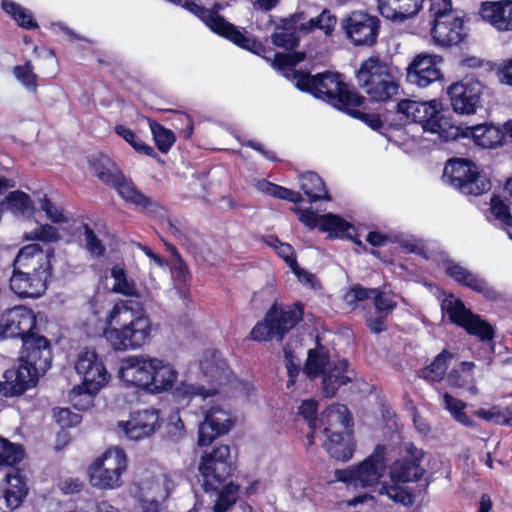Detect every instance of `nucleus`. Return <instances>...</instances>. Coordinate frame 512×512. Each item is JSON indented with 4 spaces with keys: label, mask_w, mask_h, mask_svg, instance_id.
<instances>
[{
    "label": "nucleus",
    "mask_w": 512,
    "mask_h": 512,
    "mask_svg": "<svg viewBox=\"0 0 512 512\" xmlns=\"http://www.w3.org/2000/svg\"><path fill=\"white\" fill-rule=\"evenodd\" d=\"M204 383L183 380L177 384L179 372L176 366L162 357L130 355L120 362L118 377L128 387H135L149 394L172 392L174 401L187 406L195 397L202 400L214 396L219 387L229 381L230 372L225 360L217 352H206L200 361Z\"/></svg>",
    "instance_id": "f257e3e1"
},
{
    "label": "nucleus",
    "mask_w": 512,
    "mask_h": 512,
    "mask_svg": "<svg viewBox=\"0 0 512 512\" xmlns=\"http://www.w3.org/2000/svg\"><path fill=\"white\" fill-rule=\"evenodd\" d=\"M271 62V65L282 71L284 76L295 81L299 90L306 91L316 98L326 101L333 107L361 119L368 123L373 129L381 126L380 119L376 115H369L361 111L365 98L349 89L339 73L325 72L310 76L293 69V67L304 60V53H276L274 59L270 60L265 53L261 55Z\"/></svg>",
    "instance_id": "f03ea898"
},
{
    "label": "nucleus",
    "mask_w": 512,
    "mask_h": 512,
    "mask_svg": "<svg viewBox=\"0 0 512 512\" xmlns=\"http://www.w3.org/2000/svg\"><path fill=\"white\" fill-rule=\"evenodd\" d=\"M103 322V337L114 351L139 350L152 339L151 318L142 307H134L130 300L115 302Z\"/></svg>",
    "instance_id": "7ed1b4c3"
},
{
    "label": "nucleus",
    "mask_w": 512,
    "mask_h": 512,
    "mask_svg": "<svg viewBox=\"0 0 512 512\" xmlns=\"http://www.w3.org/2000/svg\"><path fill=\"white\" fill-rule=\"evenodd\" d=\"M51 251L45 252L38 244L24 246L18 252L10 277V289L21 298H38L47 289L51 276Z\"/></svg>",
    "instance_id": "20e7f679"
},
{
    "label": "nucleus",
    "mask_w": 512,
    "mask_h": 512,
    "mask_svg": "<svg viewBox=\"0 0 512 512\" xmlns=\"http://www.w3.org/2000/svg\"><path fill=\"white\" fill-rule=\"evenodd\" d=\"M229 381H225L219 386L216 381L212 385L219 387V392L214 395L218 397L217 401H210L209 404L202 408L203 420L198 425L197 444L200 447L209 446L217 437L228 434L236 425V417L229 404L221 401V396L227 394L231 389L245 391L247 385L240 382L231 372ZM210 398H213L211 396Z\"/></svg>",
    "instance_id": "39448f33"
},
{
    "label": "nucleus",
    "mask_w": 512,
    "mask_h": 512,
    "mask_svg": "<svg viewBox=\"0 0 512 512\" xmlns=\"http://www.w3.org/2000/svg\"><path fill=\"white\" fill-rule=\"evenodd\" d=\"M408 452L412 460L395 461L389 468L390 483H383L380 489L381 495H386L392 501L406 506L413 503V496L403 484L416 482L424 474V469L420 466L422 451L410 445Z\"/></svg>",
    "instance_id": "423d86ee"
},
{
    "label": "nucleus",
    "mask_w": 512,
    "mask_h": 512,
    "mask_svg": "<svg viewBox=\"0 0 512 512\" xmlns=\"http://www.w3.org/2000/svg\"><path fill=\"white\" fill-rule=\"evenodd\" d=\"M304 371L310 378L322 377L326 396L335 395L339 387L352 381L354 375L346 360L330 359L322 347L309 351Z\"/></svg>",
    "instance_id": "0eeeda50"
},
{
    "label": "nucleus",
    "mask_w": 512,
    "mask_h": 512,
    "mask_svg": "<svg viewBox=\"0 0 512 512\" xmlns=\"http://www.w3.org/2000/svg\"><path fill=\"white\" fill-rule=\"evenodd\" d=\"M128 468L125 451L109 447L88 466L87 475L92 487L99 490H116L123 485V474Z\"/></svg>",
    "instance_id": "6e6552de"
},
{
    "label": "nucleus",
    "mask_w": 512,
    "mask_h": 512,
    "mask_svg": "<svg viewBox=\"0 0 512 512\" xmlns=\"http://www.w3.org/2000/svg\"><path fill=\"white\" fill-rule=\"evenodd\" d=\"M359 86L375 101H386L398 91L390 66L378 57L365 60L357 71Z\"/></svg>",
    "instance_id": "1a4fd4ad"
},
{
    "label": "nucleus",
    "mask_w": 512,
    "mask_h": 512,
    "mask_svg": "<svg viewBox=\"0 0 512 512\" xmlns=\"http://www.w3.org/2000/svg\"><path fill=\"white\" fill-rule=\"evenodd\" d=\"M184 7L191 13L198 16L213 32L231 40L239 47L246 49L256 55L266 53V48L254 38L243 34L232 24L225 21L217 13L220 6L217 4L212 10L199 6L198 4L186 1Z\"/></svg>",
    "instance_id": "9d476101"
},
{
    "label": "nucleus",
    "mask_w": 512,
    "mask_h": 512,
    "mask_svg": "<svg viewBox=\"0 0 512 512\" xmlns=\"http://www.w3.org/2000/svg\"><path fill=\"white\" fill-rule=\"evenodd\" d=\"M443 180L467 195L478 196L491 189L490 180L478 171L474 163L466 159L448 161L444 167Z\"/></svg>",
    "instance_id": "9b49d317"
},
{
    "label": "nucleus",
    "mask_w": 512,
    "mask_h": 512,
    "mask_svg": "<svg viewBox=\"0 0 512 512\" xmlns=\"http://www.w3.org/2000/svg\"><path fill=\"white\" fill-rule=\"evenodd\" d=\"M302 314V308L298 304L286 308L274 306L267 312L265 319L254 326L250 337L256 341L273 338L281 340L301 320Z\"/></svg>",
    "instance_id": "f8f14e48"
},
{
    "label": "nucleus",
    "mask_w": 512,
    "mask_h": 512,
    "mask_svg": "<svg viewBox=\"0 0 512 512\" xmlns=\"http://www.w3.org/2000/svg\"><path fill=\"white\" fill-rule=\"evenodd\" d=\"M386 469V460L383 448L375 451L360 464L347 469L337 470L335 476L338 481L352 488H365L377 484Z\"/></svg>",
    "instance_id": "ddd939ff"
},
{
    "label": "nucleus",
    "mask_w": 512,
    "mask_h": 512,
    "mask_svg": "<svg viewBox=\"0 0 512 512\" xmlns=\"http://www.w3.org/2000/svg\"><path fill=\"white\" fill-rule=\"evenodd\" d=\"M441 309L448 315L452 323L464 328L469 334L475 335L481 340L492 339V327L467 309L464 303L453 294L444 295L441 301Z\"/></svg>",
    "instance_id": "4468645a"
},
{
    "label": "nucleus",
    "mask_w": 512,
    "mask_h": 512,
    "mask_svg": "<svg viewBox=\"0 0 512 512\" xmlns=\"http://www.w3.org/2000/svg\"><path fill=\"white\" fill-rule=\"evenodd\" d=\"M484 84L475 76L468 75L448 87L447 93L453 110L458 114L472 115L482 105Z\"/></svg>",
    "instance_id": "2eb2a0df"
},
{
    "label": "nucleus",
    "mask_w": 512,
    "mask_h": 512,
    "mask_svg": "<svg viewBox=\"0 0 512 512\" xmlns=\"http://www.w3.org/2000/svg\"><path fill=\"white\" fill-rule=\"evenodd\" d=\"M432 260L441 268L447 276L460 285L468 287L472 291L492 299L496 296L493 288L479 275L473 273L461 263L450 258L445 252L435 253Z\"/></svg>",
    "instance_id": "dca6fc26"
},
{
    "label": "nucleus",
    "mask_w": 512,
    "mask_h": 512,
    "mask_svg": "<svg viewBox=\"0 0 512 512\" xmlns=\"http://www.w3.org/2000/svg\"><path fill=\"white\" fill-rule=\"evenodd\" d=\"M229 456V446L219 445L212 452L201 457L199 472L203 478V486L206 491L218 490L219 486L230 475Z\"/></svg>",
    "instance_id": "f3484780"
},
{
    "label": "nucleus",
    "mask_w": 512,
    "mask_h": 512,
    "mask_svg": "<svg viewBox=\"0 0 512 512\" xmlns=\"http://www.w3.org/2000/svg\"><path fill=\"white\" fill-rule=\"evenodd\" d=\"M38 334L36 315L30 308L15 306L0 317V338H19L23 341Z\"/></svg>",
    "instance_id": "a211bd4d"
},
{
    "label": "nucleus",
    "mask_w": 512,
    "mask_h": 512,
    "mask_svg": "<svg viewBox=\"0 0 512 512\" xmlns=\"http://www.w3.org/2000/svg\"><path fill=\"white\" fill-rule=\"evenodd\" d=\"M75 370L82 380L81 385L91 391H100L111 378L102 358L94 350L87 349L79 353Z\"/></svg>",
    "instance_id": "6ab92c4d"
},
{
    "label": "nucleus",
    "mask_w": 512,
    "mask_h": 512,
    "mask_svg": "<svg viewBox=\"0 0 512 512\" xmlns=\"http://www.w3.org/2000/svg\"><path fill=\"white\" fill-rule=\"evenodd\" d=\"M422 128L424 133L434 136L431 140L449 141L459 136V128L452 125L443 115V104L438 99L424 102Z\"/></svg>",
    "instance_id": "aec40b11"
},
{
    "label": "nucleus",
    "mask_w": 512,
    "mask_h": 512,
    "mask_svg": "<svg viewBox=\"0 0 512 512\" xmlns=\"http://www.w3.org/2000/svg\"><path fill=\"white\" fill-rule=\"evenodd\" d=\"M299 220L309 228H319L322 232H327L330 237L350 238L356 244L361 245V241L353 238L354 226L336 214L318 215L311 210H301L299 211Z\"/></svg>",
    "instance_id": "412c9836"
},
{
    "label": "nucleus",
    "mask_w": 512,
    "mask_h": 512,
    "mask_svg": "<svg viewBox=\"0 0 512 512\" xmlns=\"http://www.w3.org/2000/svg\"><path fill=\"white\" fill-rule=\"evenodd\" d=\"M443 58L433 53H420L407 67V81L424 88L442 78L440 65Z\"/></svg>",
    "instance_id": "4be33fe9"
},
{
    "label": "nucleus",
    "mask_w": 512,
    "mask_h": 512,
    "mask_svg": "<svg viewBox=\"0 0 512 512\" xmlns=\"http://www.w3.org/2000/svg\"><path fill=\"white\" fill-rule=\"evenodd\" d=\"M346 37L356 46L372 45L378 34V19L364 12H353L343 22Z\"/></svg>",
    "instance_id": "5701e85b"
},
{
    "label": "nucleus",
    "mask_w": 512,
    "mask_h": 512,
    "mask_svg": "<svg viewBox=\"0 0 512 512\" xmlns=\"http://www.w3.org/2000/svg\"><path fill=\"white\" fill-rule=\"evenodd\" d=\"M117 426L128 439L142 440L153 435L160 427L159 412L156 409L137 411L127 421L118 422Z\"/></svg>",
    "instance_id": "b1692460"
},
{
    "label": "nucleus",
    "mask_w": 512,
    "mask_h": 512,
    "mask_svg": "<svg viewBox=\"0 0 512 512\" xmlns=\"http://www.w3.org/2000/svg\"><path fill=\"white\" fill-rule=\"evenodd\" d=\"M20 362L30 366L38 375L44 374L51 367L52 362L49 341L38 334L25 339Z\"/></svg>",
    "instance_id": "393cba45"
},
{
    "label": "nucleus",
    "mask_w": 512,
    "mask_h": 512,
    "mask_svg": "<svg viewBox=\"0 0 512 512\" xmlns=\"http://www.w3.org/2000/svg\"><path fill=\"white\" fill-rule=\"evenodd\" d=\"M39 375L30 366L19 363L17 368L8 369L0 380V395L16 397L36 386Z\"/></svg>",
    "instance_id": "a878e982"
},
{
    "label": "nucleus",
    "mask_w": 512,
    "mask_h": 512,
    "mask_svg": "<svg viewBox=\"0 0 512 512\" xmlns=\"http://www.w3.org/2000/svg\"><path fill=\"white\" fill-rule=\"evenodd\" d=\"M466 36L463 14H450V18L438 20V22L433 23L431 28V37L434 44L441 47L458 45Z\"/></svg>",
    "instance_id": "bb28decb"
},
{
    "label": "nucleus",
    "mask_w": 512,
    "mask_h": 512,
    "mask_svg": "<svg viewBox=\"0 0 512 512\" xmlns=\"http://www.w3.org/2000/svg\"><path fill=\"white\" fill-rule=\"evenodd\" d=\"M479 15L498 31H512V0L482 2Z\"/></svg>",
    "instance_id": "cd10ccee"
},
{
    "label": "nucleus",
    "mask_w": 512,
    "mask_h": 512,
    "mask_svg": "<svg viewBox=\"0 0 512 512\" xmlns=\"http://www.w3.org/2000/svg\"><path fill=\"white\" fill-rule=\"evenodd\" d=\"M137 487L138 495L168 498L174 488V483L161 469L156 468L142 472Z\"/></svg>",
    "instance_id": "c85d7f7f"
},
{
    "label": "nucleus",
    "mask_w": 512,
    "mask_h": 512,
    "mask_svg": "<svg viewBox=\"0 0 512 512\" xmlns=\"http://www.w3.org/2000/svg\"><path fill=\"white\" fill-rule=\"evenodd\" d=\"M28 485L25 476L19 470L6 474L0 482V494L8 508H18L28 495Z\"/></svg>",
    "instance_id": "c756f323"
},
{
    "label": "nucleus",
    "mask_w": 512,
    "mask_h": 512,
    "mask_svg": "<svg viewBox=\"0 0 512 512\" xmlns=\"http://www.w3.org/2000/svg\"><path fill=\"white\" fill-rule=\"evenodd\" d=\"M350 415L348 408L342 404H333L319 417L318 429L322 428L325 436L349 430Z\"/></svg>",
    "instance_id": "7c9ffc66"
},
{
    "label": "nucleus",
    "mask_w": 512,
    "mask_h": 512,
    "mask_svg": "<svg viewBox=\"0 0 512 512\" xmlns=\"http://www.w3.org/2000/svg\"><path fill=\"white\" fill-rule=\"evenodd\" d=\"M424 0H378L380 14L390 20H405L415 16Z\"/></svg>",
    "instance_id": "2f4dec72"
},
{
    "label": "nucleus",
    "mask_w": 512,
    "mask_h": 512,
    "mask_svg": "<svg viewBox=\"0 0 512 512\" xmlns=\"http://www.w3.org/2000/svg\"><path fill=\"white\" fill-rule=\"evenodd\" d=\"M483 215L488 223L505 230L512 239V214L509 206L500 196L493 195L491 197L489 203L483 209Z\"/></svg>",
    "instance_id": "473e14b6"
},
{
    "label": "nucleus",
    "mask_w": 512,
    "mask_h": 512,
    "mask_svg": "<svg viewBox=\"0 0 512 512\" xmlns=\"http://www.w3.org/2000/svg\"><path fill=\"white\" fill-rule=\"evenodd\" d=\"M326 438L327 441L324 443V447L333 458L341 461L351 459L354 452V443L349 430L333 433L326 436Z\"/></svg>",
    "instance_id": "72a5a7b5"
},
{
    "label": "nucleus",
    "mask_w": 512,
    "mask_h": 512,
    "mask_svg": "<svg viewBox=\"0 0 512 512\" xmlns=\"http://www.w3.org/2000/svg\"><path fill=\"white\" fill-rule=\"evenodd\" d=\"M476 145L482 148H496L502 144L503 131L492 124H482L468 128Z\"/></svg>",
    "instance_id": "f704fd0d"
},
{
    "label": "nucleus",
    "mask_w": 512,
    "mask_h": 512,
    "mask_svg": "<svg viewBox=\"0 0 512 512\" xmlns=\"http://www.w3.org/2000/svg\"><path fill=\"white\" fill-rule=\"evenodd\" d=\"M111 277L113 279L111 288L113 292L126 297L138 298L141 296L135 281L128 276L123 266L114 265L111 268Z\"/></svg>",
    "instance_id": "c9c22d12"
},
{
    "label": "nucleus",
    "mask_w": 512,
    "mask_h": 512,
    "mask_svg": "<svg viewBox=\"0 0 512 512\" xmlns=\"http://www.w3.org/2000/svg\"><path fill=\"white\" fill-rule=\"evenodd\" d=\"M300 186L304 193L309 197L310 202L317 200H331L325 190L322 179L313 172H307L300 176Z\"/></svg>",
    "instance_id": "e433bc0d"
},
{
    "label": "nucleus",
    "mask_w": 512,
    "mask_h": 512,
    "mask_svg": "<svg viewBox=\"0 0 512 512\" xmlns=\"http://www.w3.org/2000/svg\"><path fill=\"white\" fill-rule=\"evenodd\" d=\"M91 172L105 183L113 182L115 179V164L106 155L98 153L88 158Z\"/></svg>",
    "instance_id": "4c0bfd02"
},
{
    "label": "nucleus",
    "mask_w": 512,
    "mask_h": 512,
    "mask_svg": "<svg viewBox=\"0 0 512 512\" xmlns=\"http://www.w3.org/2000/svg\"><path fill=\"white\" fill-rule=\"evenodd\" d=\"M2 9L10 15L20 27L25 29L37 28V22L35 21L31 11L27 8L11 0H3Z\"/></svg>",
    "instance_id": "58836bf2"
},
{
    "label": "nucleus",
    "mask_w": 512,
    "mask_h": 512,
    "mask_svg": "<svg viewBox=\"0 0 512 512\" xmlns=\"http://www.w3.org/2000/svg\"><path fill=\"white\" fill-rule=\"evenodd\" d=\"M115 133L126 141L136 152L150 156L157 157L154 149L147 145L132 129L123 125L117 124L114 127Z\"/></svg>",
    "instance_id": "ea45409f"
},
{
    "label": "nucleus",
    "mask_w": 512,
    "mask_h": 512,
    "mask_svg": "<svg viewBox=\"0 0 512 512\" xmlns=\"http://www.w3.org/2000/svg\"><path fill=\"white\" fill-rule=\"evenodd\" d=\"M474 363L462 362L459 368L454 369L448 375V382L450 385L455 387H468L470 391L476 393L473 378Z\"/></svg>",
    "instance_id": "a19ab883"
},
{
    "label": "nucleus",
    "mask_w": 512,
    "mask_h": 512,
    "mask_svg": "<svg viewBox=\"0 0 512 512\" xmlns=\"http://www.w3.org/2000/svg\"><path fill=\"white\" fill-rule=\"evenodd\" d=\"M442 399L445 409L449 411L455 421L467 427H473L475 425L472 418L464 411L467 406L465 402L454 398L448 393L443 394Z\"/></svg>",
    "instance_id": "79ce46f5"
},
{
    "label": "nucleus",
    "mask_w": 512,
    "mask_h": 512,
    "mask_svg": "<svg viewBox=\"0 0 512 512\" xmlns=\"http://www.w3.org/2000/svg\"><path fill=\"white\" fill-rule=\"evenodd\" d=\"M1 206L12 213L25 214L33 209V203L28 194L16 190L10 192L2 201Z\"/></svg>",
    "instance_id": "37998d69"
},
{
    "label": "nucleus",
    "mask_w": 512,
    "mask_h": 512,
    "mask_svg": "<svg viewBox=\"0 0 512 512\" xmlns=\"http://www.w3.org/2000/svg\"><path fill=\"white\" fill-rule=\"evenodd\" d=\"M271 38L274 45L287 50L293 49L298 40L295 22L287 21L284 26L277 27Z\"/></svg>",
    "instance_id": "c03bdc74"
},
{
    "label": "nucleus",
    "mask_w": 512,
    "mask_h": 512,
    "mask_svg": "<svg viewBox=\"0 0 512 512\" xmlns=\"http://www.w3.org/2000/svg\"><path fill=\"white\" fill-rule=\"evenodd\" d=\"M317 410L318 403L313 399L302 401L298 407V414L303 417L311 429V433L307 435V441L309 445L314 444V435L318 429L319 418L316 417Z\"/></svg>",
    "instance_id": "a18cd8bd"
},
{
    "label": "nucleus",
    "mask_w": 512,
    "mask_h": 512,
    "mask_svg": "<svg viewBox=\"0 0 512 512\" xmlns=\"http://www.w3.org/2000/svg\"><path fill=\"white\" fill-rule=\"evenodd\" d=\"M336 23V16L331 14L328 10H324L319 16L311 18L308 22L301 24V30L310 32L315 29H319L325 35H330L333 32Z\"/></svg>",
    "instance_id": "49530a36"
},
{
    "label": "nucleus",
    "mask_w": 512,
    "mask_h": 512,
    "mask_svg": "<svg viewBox=\"0 0 512 512\" xmlns=\"http://www.w3.org/2000/svg\"><path fill=\"white\" fill-rule=\"evenodd\" d=\"M99 391H91L84 385H76L69 393V400L77 410H87L94 405L95 396Z\"/></svg>",
    "instance_id": "de8ad7c7"
},
{
    "label": "nucleus",
    "mask_w": 512,
    "mask_h": 512,
    "mask_svg": "<svg viewBox=\"0 0 512 512\" xmlns=\"http://www.w3.org/2000/svg\"><path fill=\"white\" fill-rule=\"evenodd\" d=\"M149 127L157 148L161 152L167 153L175 142L174 133L156 121L152 120L149 121Z\"/></svg>",
    "instance_id": "09e8293b"
},
{
    "label": "nucleus",
    "mask_w": 512,
    "mask_h": 512,
    "mask_svg": "<svg viewBox=\"0 0 512 512\" xmlns=\"http://www.w3.org/2000/svg\"><path fill=\"white\" fill-rule=\"evenodd\" d=\"M118 194L123 198L126 202H130L135 204L136 206L142 207L143 209H148L151 205L150 200L141 194L135 186L128 181H121L117 185Z\"/></svg>",
    "instance_id": "8fccbe9b"
},
{
    "label": "nucleus",
    "mask_w": 512,
    "mask_h": 512,
    "mask_svg": "<svg viewBox=\"0 0 512 512\" xmlns=\"http://www.w3.org/2000/svg\"><path fill=\"white\" fill-rule=\"evenodd\" d=\"M451 359V355L443 351L440 353L434 361L422 371L424 378L430 381H440L448 368V360Z\"/></svg>",
    "instance_id": "3c124183"
},
{
    "label": "nucleus",
    "mask_w": 512,
    "mask_h": 512,
    "mask_svg": "<svg viewBox=\"0 0 512 512\" xmlns=\"http://www.w3.org/2000/svg\"><path fill=\"white\" fill-rule=\"evenodd\" d=\"M376 312L388 316L398 305L399 296L395 294H387L385 291L379 289H372V297Z\"/></svg>",
    "instance_id": "603ef678"
},
{
    "label": "nucleus",
    "mask_w": 512,
    "mask_h": 512,
    "mask_svg": "<svg viewBox=\"0 0 512 512\" xmlns=\"http://www.w3.org/2000/svg\"><path fill=\"white\" fill-rule=\"evenodd\" d=\"M24 452L20 445L0 437V465H13L20 462Z\"/></svg>",
    "instance_id": "864d4df0"
},
{
    "label": "nucleus",
    "mask_w": 512,
    "mask_h": 512,
    "mask_svg": "<svg viewBox=\"0 0 512 512\" xmlns=\"http://www.w3.org/2000/svg\"><path fill=\"white\" fill-rule=\"evenodd\" d=\"M15 78L29 91L37 89V75L31 61H26L23 65H17L13 68Z\"/></svg>",
    "instance_id": "5fc2aeb1"
},
{
    "label": "nucleus",
    "mask_w": 512,
    "mask_h": 512,
    "mask_svg": "<svg viewBox=\"0 0 512 512\" xmlns=\"http://www.w3.org/2000/svg\"><path fill=\"white\" fill-rule=\"evenodd\" d=\"M398 112L403 114L407 119L422 124L423 115L425 114L424 102L404 99L397 104Z\"/></svg>",
    "instance_id": "6e6d98bb"
},
{
    "label": "nucleus",
    "mask_w": 512,
    "mask_h": 512,
    "mask_svg": "<svg viewBox=\"0 0 512 512\" xmlns=\"http://www.w3.org/2000/svg\"><path fill=\"white\" fill-rule=\"evenodd\" d=\"M429 12L433 18V23L438 22V20L450 18V14H462L461 11L452 8L451 0H431Z\"/></svg>",
    "instance_id": "4d7b16f0"
},
{
    "label": "nucleus",
    "mask_w": 512,
    "mask_h": 512,
    "mask_svg": "<svg viewBox=\"0 0 512 512\" xmlns=\"http://www.w3.org/2000/svg\"><path fill=\"white\" fill-rule=\"evenodd\" d=\"M238 486L229 483L224 486L218 495V499L214 505V512H226V510L235 503L238 494Z\"/></svg>",
    "instance_id": "13d9d810"
},
{
    "label": "nucleus",
    "mask_w": 512,
    "mask_h": 512,
    "mask_svg": "<svg viewBox=\"0 0 512 512\" xmlns=\"http://www.w3.org/2000/svg\"><path fill=\"white\" fill-rule=\"evenodd\" d=\"M26 240H39L43 242H57L60 239V235L56 228L45 224L35 227L32 231L25 234Z\"/></svg>",
    "instance_id": "bf43d9fd"
},
{
    "label": "nucleus",
    "mask_w": 512,
    "mask_h": 512,
    "mask_svg": "<svg viewBox=\"0 0 512 512\" xmlns=\"http://www.w3.org/2000/svg\"><path fill=\"white\" fill-rule=\"evenodd\" d=\"M372 297V289L364 288L360 285L351 287L344 295V303L351 309H354L359 302Z\"/></svg>",
    "instance_id": "052dcab7"
},
{
    "label": "nucleus",
    "mask_w": 512,
    "mask_h": 512,
    "mask_svg": "<svg viewBox=\"0 0 512 512\" xmlns=\"http://www.w3.org/2000/svg\"><path fill=\"white\" fill-rule=\"evenodd\" d=\"M268 244L274 248L277 254L284 259L291 269L297 264L294 257V250L291 245L282 243L276 238H271Z\"/></svg>",
    "instance_id": "680f3d73"
},
{
    "label": "nucleus",
    "mask_w": 512,
    "mask_h": 512,
    "mask_svg": "<svg viewBox=\"0 0 512 512\" xmlns=\"http://www.w3.org/2000/svg\"><path fill=\"white\" fill-rule=\"evenodd\" d=\"M40 208L53 223H63L67 220L63 211L54 205L46 196L41 199Z\"/></svg>",
    "instance_id": "e2e57ef3"
},
{
    "label": "nucleus",
    "mask_w": 512,
    "mask_h": 512,
    "mask_svg": "<svg viewBox=\"0 0 512 512\" xmlns=\"http://www.w3.org/2000/svg\"><path fill=\"white\" fill-rule=\"evenodd\" d=\"M84 236L89 253L94 257L102 256L105 252V247L88 226H85Z\"/></svg>",
    "instance_id": "0e129e2a"
},
{
    "label": "nucleus",
    "mask_w": 512,
    "mask_h": 512,
    "mask_svg": "<svg viewBox=\"0 0 512 512\" xmlns=\"http://www.w3.org/2000/svg\"><path fill=\"white\" fill-rule=\"evenodd\" d=\"M55 419L61 427L66 428L79 424L81 416L67 408H61L55 412Z\"/></svg>",
    "instance_id": "69168bd1"
},
{
    "label": "nucleus",
    "mask_w": 512,
    "mask_h": 512,
    "mask_svg": "<svg viewBox=\"0 0 512 512\" xmlns=\"http://www.w3.org/2000/svg\"><path fill=\"white\" fill-rule=\"evenodd\" d=\"M107 307V298L104 295L96 294L87 303L88 310L99 317Z\"/></svg>",
    "instance_id": "338daca9"
},
{
    "label": "nucleus",
    "mask_w": 512,
    "mask_h": 512,
    "mask_svg": "<svg viewBox=\"0 0 512 512\" xmlns=\"http://www.w3.org/2000/svg\"><path fill=\"white\" fill-rule=\"evenodd\" d=\"M138 498L143 512H158L161 507V502L166 499L141 495H138Z\"/></svg>",
    "instance_id": "774afa93"
}]
</instances>
